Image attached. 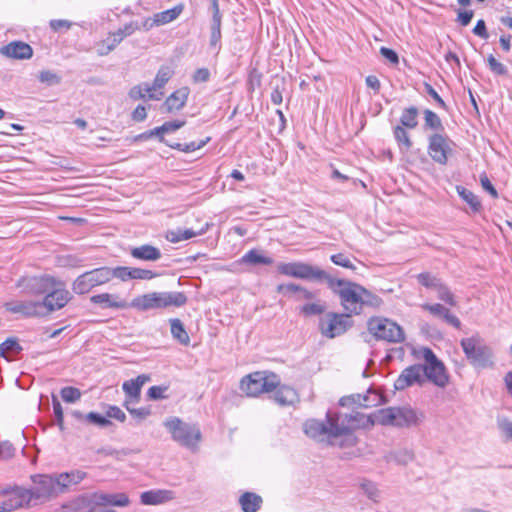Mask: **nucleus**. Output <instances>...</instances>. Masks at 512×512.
Masks as SVG:
<instances>
[{"instance_id":"obj_1","label":"nucleus","mask_w":512,"mask_h":512,"mask_svg":"<svg viewBox=\"0 0 512 512\" xmlns=\"http://www.w3.org/2000/svg\"><path fill=\"white\" fill-rule=\"evenodd\" d=\"M359 423L352 414L335 415L327 414V423L311 419L305 422L304 432L310 438L317 441H325L340 435H344L357 428Z\"/></svg>"},{"instance_id":"obj_2","label":"nucleus","mask_w":512,"mask_h":512,"mask_svg":"<svg viewBox=\"0 0 512 512\" xmlns=\"http://www.w3.org/2000/svg\"><path fill=\"white\" fill-rule=\"evenodd\" d=\"M327 283L329 288L339 295L341 305L348 312L347 315L361 312L363 286L331 276L328 277Z\"/></svg>"},{"instance_id":"obj_3","label":"nucleus","mask_w":512,"mask_h":512,"mask_svg":"<svg viewBox=\"0 0 512 512\" xmlns=\"http://www.w3.org/2000/svg\"><path fill=\"white\" fill-rule=\"evenodd\" d=\"M460 344L466 358L473 367L477 369L494 367L493 351L478 334L463 338Z\"/></svg>"},{"instance_id":"obj_4","label":"nucleus","mask_w":512,"mask_h":512,"mask_svg":"<svg viewBox=\"0 0 512 512\" xmlns=\"http://www.w3.org/2000/svg\"><path fill=\"white\" fill-rule=\"evenodd\" d=\"M416 357L423 359L425 362V364L422 365L424 382L428 380L442 389L449 384L450 376L444 363L437 358L430 348H420L416 351Z\"/></svg>"},{"instance_id":"obj_5","label":"nucleus","mask_w":512,"mask_h":512,"mask_svg":"<svg viewBox=\"0 0 512 512\" xmlns=\"http://www.w3.org/2000/svg\"><path fill=\"white\" fill-rule=\"evenodd\" d=\"M368 420L373 425L408 427L417 423V416L407 407H388L375 411Z\"/></svg>"},{"instance_id":"obj_6","label":"nucleus","mask_w":512,"mask_h":512,"mask_svg":"<svg viewBox=\"0 0 512 512\" xmlns=\"http://www.w3.org/2000/svg\"><path fill=\"white\" fill-rule=\"evenodd\" d=\"M163 425L170 432L174 441L191 451L197 450L201 432L196 425L186 423L177 417L166 419Z\"/></svg>"},{"instance_id":"obj_7","label":"nucleus","mask_w":512,"mask_h":512,"mask_svg":"<svg viewBox=\"0 0 512 512\" xmlns=\"http://www.w3.org/2000/svg\"><path fill=\"white\" fill-rule=\"evenodd\" d=\"M280 380L274 373L257 371L242 378L240 389L247 396H258L261 393L273 391L279 385Z\"/></svg>"},{"instance_id":"obj_8","label":"nucleus","mask_w":512,"mask_h":512,"mask_svg":"<svg viewBox=\"0 0 512 512\" xmlns=\"http://www.w3.org/2000/svg\"><path fill=\"white\" fill-rule=\"evenodd\" d=\"M368 330L375 338L399 343L405 338L404 331L396 322L383 317H373L368 321Z\"/></svg>"},{"instance_id":"obj_9","label":"nucleus","mask_w":512,"mask_h":512,"mask_svg":"<svg viewBox=\"0 0 512 512\" xmlns=\"http://www.w3.org/2000/svg\"><path fill=\"white\" fill-rule=\"evenodd\" d=\"M110 281V267H100L79 275L72 283V290L78 295H83Z\"/></svg>"},{"instance_id":"obj_10","label":"nucleus","mask_w":512,"mask_h":512,"mask_svg":"<svg viewBox=\"0 0 512 512\" xmlns=\"http://www.w3.org/2000/svg\"><path fill=\"white\" fill-rule=\"evenodd\" d=\"M277 271L285 276L305 280L324 279L327 281L329 277V275L324 270L305 262L280 263L277 266Z\"/></svg>"},{"instance_id":"obj_11","label":"nucleus","mask_w":512,"mask_h":512,"mask_svg":"<svg viewBox=\"0 0 512 512\" xmlns=\"http://www.w3.org/2000/svg\"><path fill=\"white\" fill-rule=\"evenodd\" d=\"M72 299L71 293L66 289L65 284L58 285L54 290H48L41 303H34V316L40 315V309L45 308L48 312L60 310Z\"/></svg>"},{"instance_id":"obj_12","label":"nucleus","mask_w":512,"mask_h":512,"mask_svg":"<svg viewBox=\"0 0 512 512\" xmlns=\"http://www.w3.org/2000/svg\"><path fill=\"white\" fill-rule=\"evenodd\" d=\"M349 315L328 313L319 321V329L323 336L335 338L343 334L350 326Z\"/></svg>"},{"instance_id":"obj_13","label":"nucleus","mask_w":512,"mask_h":512,"mask_svg":"<svg viewBox=\"0 0 512 512\" xmlns=\"http://www.w3.org/2000/svg\"><path fill=\"white\" fill-rule=\"evenodd\" d=\"M419 284L424 286L425 288L432 290L437 293V297L443 302L455 306L456 301L453 293L448 289V287L439 279L437 276L429 273L423 272L416 276Z\"/></svg>"},{"instance_id":"obj_14","label":"nucleus","mask_w":512,"mask_h":512,"mask_svg":"<svg viewBox=\"0 0 512 512\" xmlns=\"http://www.w3.org/2000/svg\"><path fill=\"white\" fill-rule=\"evenodd\" d=\"M59 495L54 476H34V500L48 501Z\"/></svg>"},{"instance_id":"obj_15","label":"nucleus","mask_w":512,"mask_h":512,"mask_svg":"<svg viewBox=\"0 0 512 512\" xmlns=\"http://www.w3.org/2000/svg\"><path fill=\"white\" fill-rule=\"evenodd\" d=\"M450 152L451 147L447 137L438 133L430 136L428 153L435 162L446 164Z\"/></svg>"},{"instance_id":"obj_16","label":"nucleus","mask_w":512,"mask_h":512,"mask_svg":"<svg viewBox=\"0 0 512 512\" xmlns=\"http://www.w3.org/2000/svg\"><path fill=\"white\" fill-rule=\"evenodd\" d=\"M424 375L422 365L416 364L406 367L398 378L395 380L394 387L396 390H405L413 385H423Z\"/></svg>"},{"instance_id":"obj_17","label":"nucleus","mask_w":512,"mask_h":512,"mask_svg":"<svg viewBox=\"0 0 512 512\" xmlns=\"http://www.w3.org/2000/svg\"><path fill=\"white\" fill-rule=\"evenodd\" d=\"M384 398L381 394L374 390H368L366 394H355L343 397L340 400L342 406L357 405L359 407L370 408L381 404Z\"/></svg>"},{"instance_id":"obj_18","label":"nucleus","mask_w":512,"mask_h":512,"mask_svg":"<svg viewBox=\"0 0 512 512\" xmlns=\"http://www.w3.org/2000/svg\"><path fill=\"white\" fill-rule=\"evenodd\" d=\"M32 499V492L22 488H16L9 493L8 498L0 503V512H11L22 507Z\"/></svg>"},{"instance_id":"obj_19","label":"nucleus","mask_w":512,"mask_h":512,"mask_svg":"<svg viewBox=\"0 0 512 512\" xmlns=\"http://www.w3.org/2000/svg\"><path fill=\"white\" fill-rule=\"evenodd\" d=\"M85 478L86 473L81 470H71L54 476L59 494L68 492L73 486H76Z\"/></svg>"},{"instance_id":"obj_20","label":"nucleus","mask_w":512,"mask_h":512,"mask_svg":"<svg viewBox=\"0 0 512 512\" xmlns=\"http://www.w3.org/2000/svg\"><path fill=\"white\" fill-rule=\"evenodd\" d=\"M0 53L13 59H27L32 56V48L24 42L15 41L2 46Z\"/></svg>"},{"instance_id":"obj_21","label":"nucleus","mask_w":512,"mask_h":512,"mask_svg":"<svg viewBox=\"0 0 512 512\" xmlns=\"http://www.w3.org/2000/svg\"><path fill=\"white\" fill-rule=\"evenodd\" d=\"M174 499L175 493L166 489L150 490L141 494V502L144 505H160Z\"/></svg>"},{"instance_id":"obj_22","label":"nucleus","mask_w":512,"mask_h":512,"mask_svg":"<svg viewBox=\"0 0 512 512\" xmlns=\"http://www.w3.org/2000/svg\"><path fill=\"white\" fill-rule=\"evenodd\" d=\"M93 503H95L96 505L126 507L129 505L130 501H129L128 496L124 493H118V494L94 493L93 494Z\"/></svg>"},{"instance_id":"obj_23","label":"nucleus","mask_w":512,"mask_h":512,"mask_svg":"<svg viewBox=\"0 0 512 512\" xmlns=\"http://www.w3.org/2000/svg\"><path fill=\"white\" fill-rule=\"evenodd\" d=\"M160 299V292H152L134 298L130 306L142 311L159 309L161 308Z\"/></svg>"},{"instance_id":"obj_24","label":"nucleus","mask_w":512,"mask_h":512,"mask_svg":"<svg viewBox=\"0 0 512 512\" xmlns=\"http://www.w3.org/2000/svg\"><path fill=\"white\" fill-rule=\"evenodd\" d=\"M188 97L187 89H179L172 93L164 102L162 108L166 113L178 111L182 109Z\"/></svg>"},{"instance_id":"obj_25","label":"nucleus","mask_w":512,"mask_h":512,"mask_svg":"<svg viewBox=\"0 0 512 512\" xmlns=\"http://www.w3.org/2000/svg\"><path fill=\"white\" fill-rule=\"evenodd\" d=\"M90 301L102 306L103 308H127L129 306L118 296L109 293L94 295L90 298Z\"/></svg>"},{"instance_id":"obj_26","label":"nucleus","mask_w":512,"mask_h":512,"mask_svg":"<svg viewBox=\"0 0 512 512\" xmlns=\"http://www.w3.org/2000/svg\"><path fill=\"white\" fill-rule=\"evenodd\" d=\"M221 39V14L217 0H212L210 45L215 47Z\"/></svg>"},{"instance_id":"obj_27","label":"nucleus","mask_w":512,"mask_h":512,"mask_svg":"<svg viewBox=\"0 0 512 512\" xmlns=\"http://www.w3.org/2000/svg\"><path fill=\"white\" fill-rule=\"evenodd\" d=\"M62 284L63 282L55 279L54 277L43 274L34 277V292L45 296L48 290H54L58 285Z\"/></svg>"},{"instance_id":"obj_28","label":"nucleus","mask_w":512,"mask_h":512,"mask_svg":"<svg viewBox=\"0 0 512 512\" xmlns=\"http://www.w3.org/2000/svg\"><path fill=\"white\" fill-rule=\"evenodd\" d=\"M130 253L133 258L145 261H157L161 258L160 250L152 245L134 247Z\"/></svg>"},{"instance_id":"obj_29","label":"nucleus","mask_w":512,"mask_h":512,"mask_svg":"<svg viewBox=\"0 0 512 512\" xmlns=\"http://www.w3.org/2000/svg\"><path fill=\"white\" fill-rule=\"evenodd\" d=\"M161 308L181 307L187 302V296L182 292H160Z\"/></svg>"},{"instance_id":"obj_30","label":"nucleus","mask_w":512,"mask_h":512,"mask_svg":"<svg viewBox=\"0 0 512 512\" xmlns=\"http://www.w3.org/2000/svg\"><path fill=\"white\" fill-rule=\"evenodd\" d=\"M162 95V92L154 93L151 86L147 83L134 86L129 91V97L133 100L145 99L146 97L152 100H159Z\"/></svg>"},{"instance_id":"obj_31","label":"nucleus","mask_w":512,"mask_h":512,"mask_svg":"<svg viewBox=\"0 0 512 512\" xmlns=\"http://www.w3.org/2000/svg\"><path fill=\"white\" fill-rule=\"evenodd\" d=\"M239 503L244 512H256L261 506L262 498L255 493L246 492L240 497Z\"/></svg>"},{"instance_id":"obj_32","label":"nucleus","mask_w":512,"mask_h":512,"mask_svg":"<svg viewBox=\"0 0 512 512\" xmlns=\"http://www.w3.org/2000/svg\"><path fill=\"white\" fill-rule=\"evenodd\" d=\"M326 309V303L316 297L315 300L301 306L300 313L304 316H315L323 314Z\"/></svg>"},{"instance_id":"obj_33","label":"nucleus","mask_w":512,"mask_h":512,"mask_svg":"<svg viewBox=\"0 0 512 512\" xmlns=\"http://www.w3.org/2000/svg\"><path fill=\"white\" fill-rule=\"evenodd\" d=\"M242 263L252 264V265H271L273 260L269 257L262 255L257 250L248 251L242 258Z\"/></svg>"},{"instance_id":"obj_34","label":"nucleus","mask_w":512,"mask_h":512,"mask_svg":"<svg viewBox=\"0 0 512 512\" xmlns=\"http://www.w3.org/2000/svg\"><path fill=\"white\" fill-rule=\"evenodd\" d=\"M174 74V71L172 68L168 67V66H162L158 72H157V75L154 79V82L151 86V88L153 89L154 93H156V91L158 89H161L165 86V84L170 80V78L173 76Z\"/></svg>"},{"instance_id":"obj_35","label":"nucleus","mask_w":512,"mask_h":512,"mask_svg":"<svg viewBox=\"0 0 512 512\" xmlns=\"http://www.w3.org/2000/svg\"><path fill=\"white\" fill-rule=\"evenodd\" d=\"M171 333L175 339H177L181 344L188 345L190 342V338L182 322L179 319H171Z\"/></svg>"},{"instance_id":"obj_36","label":"nucleus","mask_w":512,"mask_h":512,"mask_svg":"<svg viewBox=\"0 0 512 512\" xmlns=\"http://www.w3.org/2000/svg\"><path fill=\"white\" fill-rule=\"evenodd\" d=\"M118 44H120V41L117 39L114 33H110L107 38L97 43V53L100 56H105L113 51Z\"/></svg>"},{"instance_id":"obj_37","label":"nucleus","mask_w":512,"mask_h":512,"mask_svg":"<svg viewBox=\"0 0 512 512\" xmlns=\"http://www.w3.org/2000/svg\"><path fill=\"white\" fill-rule=\"evenodd\" d=\"M402 127L414 129L418 125V109L416 107H409L404 109L400 117Z\"/></svg>"},{"instance_id":"obj_38","label":"nucleus","mask_w":512,"mask_h":512,"mask_svg":"<svg viewBox=\"0 0 512 512\" xmlns=\"http://www.w3.org/2000/svg\"><path fill=\"white\" fill-rule=\"evenodd\" d=\"M413 459L414 453L406 448L393 451L387 457L388 461H394L400 465H407L408 463L412 462Z\"/></svg>"},{"instance_id":"obj_39","label":"nucleus","mask_w":512,"mask_h":512,"mask_svg":"<svg viewBox=\"0 0 512 512\" xmlns=\"http://www.w3.org/2000/svg\"><path fill=\"white\" fill-rule=\"evenodd\" d=\"M274 398L281 405L292 404L296 399V392L290 387L282 386L276 391Z\"/></svg>"},{"instance_id":"obj_40","label":"nucleus","mask_w":512,"mask_h":512,"mask_svg":"<svg viewBox=\"0 0 512 512\" xmlns=\"http://www.w3.org/2000/svg\"><path fill=\"white\" fill-rule=\"evenodd\" d=\"M20 350L21 347L16 339L9 338L0 344V357L10 360L11 356L19 353Z\"/></svg>"},{"instance_id":"obj_41","label":"nucleus","mask_w":512,"mask_h":512,"mask_svg":"<svg viewBox=\"0 0 512 512\" xmlns=\"http://www.w3.org/2000/svg\"><path fill=\"white\" fill-rule=\"evenodd\" d=\"M181 12L182 8L180 6H176L172 9L156 13V22H158L159 26L167 24L175 20L180 15Z\"/></svg>"},{"instance_id":"obj_42","label":"nucleus","mask_w":512,"mask_h":512,"mask_svg":"<svg viewBox=\"0 0 512 512\" xmlns=\"http://www.w3.org/2000/svg\"><path fill=\"white\" fill-rule=\"evenodd\" d=\"M185 125V121H168L163 125L156 127L155 132L159 133V141L164 142V134L174 132Z\"/></svg>"},{"instance_id":"obj_43","label":"nucleus","mask_w":512,"mask_h":512,"mask_svg":"<svg viewBox=\"0 0 512 512\" xmlns=\"http://www.w3.org/2000/svg\"><path fill=\"white\" fill-rule=\"evenodd\" d=\"M457 191L461 198L466 201L473 211L477 212L481 208V203L478 199V197L471 191L463 188V187H457Z\"/></svg>"},{"instance_id":"obj_44","label":"nucleus","mask_w":512,"mask_h":512,"mask_svg":"<svg viewBox=\"0 0 512 512\" xmlns=\"http://www.w3.org/2000/svg\"><path fill=\"white\" fill-rule=\"evenodd\" d=\"M425 128L435 131L443 130V125L439 116L433 111L427 109L424 111Z\"/></svg>"},{"instance_id":"obj_45","label":"nucleus","mask_w":512,"mask_h":512,"mask_svg":"<svg viewBox=\"0 0 512 512\" xmlns=\"http://www.w3.org/2000/svg\"><path fill=\"white\" fill-rule=\"evenodd\" d=\"M38 79L47 86H54L61 82V76L50 70H43L39 73Z\"/></svg>"},{"instance_id":"obj_46","label":"nucleus","mask_w":512,"mask_h":512,"mask_svg":"<svg viewBox=\"0 0 512 512\" xmlns=\"http://www.w3.org/2000/svg\"><path fill=\"white\" fill-rule=\"evenodd\" d=\"M394 137L403 148L407 151L411 148L412 142L404 127L396 126L394 129Z\"/></svg>"},{"instance_id":"obj_47","label":"nucleus","mask_w":512,"mask_h":512,"mask_svg":"<svg viewBox=\"0 0 512 512\" xmlns=\"http://www.w3.org/2000/svg\"><path fill=\"white\" fill-rule=\"evenodd\" d=\"M60 395L63 401L67 403H74L81 397V392L78 388L67 386L61 389Z\"/></svg>"},{"instance_id":"obj_48","label":"nucleus","mask_w":512,"mask_h":512,"mask_svg":"<svg viewBox=\"0 0 512 512\" xmlns=\"http://www.w3.org/2000/svg\"><path fill=\"white\" fill-rule=\"evenodd\" d=\"M137 30H140V25L137 22H130L126 24L123 28H120L116 32H114V35L121 43L125 37L133 34Z\"/></svg>"},{"instance_id":"obj_49","label":"nucleus","mask_w":512,"mask_h":512,"mask_svg":"<svg viewBox=\"0 0 512 512\" xmlns=\"http://www.w3.org/2000/svg\"><path fill=\"white\" fill-rule=\"evenodd\" d=\"M111 280L118 278L122 281L132 279V267H115L110 268Z\"/></svg>"},{"instance_id":"obj_50","label":"nucleus","mask_w":512,"mask_h":512,"mask_svg":"<svg viewBox=\"0 0 512 512\" xmlns=\"http://www.w3.org/2000/svg\"><path fill=\"white\" fill-rule=\"evenodd\" d=\"M122 388L124 392L132 399H135L136 401L139 399L141 389L139 388V384L132 379L125 381Z\"/></svg>"},{"instance_id":"obj_51","label":"nucleus","mask_w":512,"mask_h":512,"mask_svg":"<svg viewBox=\"0 0 512 512\" xmlns=\"http://www.w3.org/2000/svg\"><path fill=\"white\" fill-rule=\"evenodd\" d=\"M421 307L425 311H428L431 315H433L435 317H439L441 319H443V316L449 310L448 308H446L445 306H443L442 304H439V303H435V304L426 303V304H423Z\"/></svg>"},{"instance_id":"obj_52","label":"nucleus","mask_w":512,"mask_h":512,"mask_svg":"<svg viewBox=\"0 0 512 512\" xmlns=\"http://www.w3.org/2000/svg\"><path fill=\"white\" fill-rule=\"evenodd\" d=\"M381 303H382V300L377 295L371 293L370 291L366 290L363 287L361 307L363 305L379 307L381 305Z\"/></svg>"},{"instance_id":"obj_53","label":"nucleus","mask_w":512,"mask_h":512,"mask_svg":"<svg viewBox=\"0 0 512 512\" xmlns=\"http://www.w3.org/2000/svg\"><path fill=\"white\" fill-rule=\"evenodd\" d=\"M210 141V137H207L200 142H190L186 144H177L176 146H172L173 148H177L184 152H194L202 147H204Z\"/></svg>"},{"instance_id":"obj_54","label":"nucleus","mask_w":512,"mask_h":512,"mask_svg":"<svg viewBox=\"0 0 512 512\" xmlns=\"http://www.w3.org/2000/svg\"><path fill=\"white\" fill-rule=\"evenodd\" d=\"M301 286L293 283L289 284H281L277 287V292L282 293L294 300L296 297L298 290H300Z\"/></svg>"},{"instance_id":"obj_55","label":"nucleus","mask_w":512,"mask_h":512,"mask_svg":"<svg viewBox=\"0 0 512 512\" xmlns=\"http://www.w3.org/2000/svg\"><path fill=\"white\" fill-rule=\"evenodd\" d=\"M209 229V223H204L199 229H181V238L188 240L198 235L204 234Z\"/></svg>"},{"instance_id":"obj_56","label":"nucleus","mask_w":512,"mask_h":512,"mask_svg":"<svg viewBox=\"0 0 512 512\" xmlns=\"http://www.w3.org/2000/svg\"><path fill=\"white\" fill-rule=\"evenodd\" d=\"M331 261L338 266L355 270V266L352 264L350 259L343 253L334 254L330 257Z\"/></svg>"},{"instance_id":"obj_57","label":"nucleus","mask_w":512,"mask_h":512,"mask_svg":"<svg viewBox=\"0 0 512 512\" xmlns=\"http://www.w3.org/2000/svg\"><path fill=\"white\" fill-rule=\"evenodd\" d=\"M490 70L497 75H505L507 73L506 67L499 62L493 55L487 58Z\"/></svg>"},{"instance_id":"obj_58","label":"nucleus","mask_w":512,"mask_h":512,"mask_svg":"<svg viewBox=\"0 0 512 512\" xmlns=\"http://www.w3.org/2000/svg\"><path fill=\"white\" fill-rule=\"evenodd\" d=\"M498 426L506 440L512 441V422L507 418L498 420Z\"/></svg>"},{"instance_id":"obj_59","label":"nucleus","mask_w":512,"mask_h":512,"mask_svg":"<svg viewBox=\"0 0 512 512\" xmlns=\"http://www.w3.org/2000/svg\"><path fill=\"white\" fill-rule=\"evenodd\" d=\"M156 276L157 274L151 270L132 268V279L150 280Z\"/></svg>"},{"instance_id":"obj_60","label":"nucleus","mask_w":512,"mask_h":512,"mask_svg":"<svg viewBox=\"0 0 512 512\" xmlns=\"http://www.w3.org/2000/svg\"><path fill=\"white\" fill-rule=\"evenodd\" d=\"M316 296H317L316 292L310 291L307 288L301 286L300 290H298L296 297L294 298V301H297V302L311 301V300H315Z\"/></svg>"},{"instance_id":"obj_61","label":"nucleus","mask_w":512,"mask_h":512,"mask_svg":"<svg viewBox=\"0 0 512 512\" xmlns=\"http://www.w3.org/2000/svg\"><path fill=\"white\" fill-rule=\"evenodd\" d=\"M361 488L363 492L367 495L368 498L376 501L379 496V491L374 483L371 482H363L361 484Z\"/></svg>"},{"instance_id":"obj_62","label":"nucleus","mask_w":512,"mask_h":512,"mask_svg":"<svg viewBox=\"0 0 512 512\" xmlns=\"http://www.w3.org/2000/svg\"><path fill=\"white\" fill-rule=\"evenodd\" d=\"M86 419L91 423L101 427L108 426L111 423L106 417L95 412H90L89 414H87Z\"/></svg>"},{"instance_id":"obj_63","label":"nucleus","mask_w":512,"mask_h":512,"mask_svg":"<svg viewBox=\"0 0 512 512\" xmlns=\"http://www.w3.org/2000/svg\"><path fill=\"white\" fill-rule=\"evenodd\" d=\"M166 391L167 387L165 386H152L148 390V396L153 400L163 399L166 397Z\"/></svg>"},{"instance_id":"obj_64","label":"nucleus","mask_w":512,"mask_h":512,"mask_svg":"<svg viewBox=\"0 0 512 512\" xmlns=\"http://www.w3.org/2000/svg\"><path fill=\"white\" fill-rule=\"evenodd\" d=\"M106 414L107 417L114 418L120 422H124L126 419L125 413L117 406H110Z\"/></svg>"}]
</instances>
